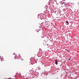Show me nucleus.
Here are the masks:
<instances>
[{"label": "nucleus", "instance_id": "6", "mask_svg": "<svg viewBox=\"0 0 79 79\" xmlns=\"http://www.w3.org/2000/svg\"><path fill=\"white\" fill-rule=\"evenodd\" d=\"M65 6L64 5H62V6Z\"/></svg>", "mask_w": 79, "mask_h": 79}, {"label": "nucleus", "instance_id": "8", "mask_svg": "<svg viewBox=\"0 0 79 79\" xmlns=\"http://www.w3.org/2000/svg\"><path fill=\"white\" fill-rule=\"evenodd\" d=\"M0 57H1V56H0Z\"/></svg>", "mask_w": 79, "mask_h": 79}, {"label": "nucleus", "instance_id": "7", "mask_svg": "<svg viewBox=\"0 0 79 79\" xmlns=\"http://www.w3.org/2000/svg\"><path fill=\"white\" fill-rule=\"evenodd\" d=\"M78 4H79V3H78Z\"/></svg>", "mask_w": 79, "mask_h": 79}, {"label": "nucleus", "instance_id": "3", "mask_svg": "<svg viewBox=\"0 0 79 79\" xmlns=\"http://www.w3.org/2000/svg\"><path fill=\"white\" fill-rule=\"evenodd\" d=\"M61 5H63V4L64 5V3H62V2H61Z\"/></svg>", "mask_w": 79, "mask_h": 79}, {"label": "nucleus", "instance_id": "5", "mask_svg": "<svg viewBox=\"0 0 79 79\" xmlns=\"http://www.w3.org/2000/svg\"><path fill=\"white\" fill-rule=\"evenodd\" d=\"M71 60V58H70L69 59V60Z\"/></svg>", "mask_w": 79, "mask_h": 79}, {"label": "nucleus", "instance_id": "4", "mask_svg": "<svg viewBox=\"0 0 79 79\" xmlns=\"http://www.w3.org/2000/svg\"><path fill=\"white\" fill-rule=\"evenodd\" d=\"M67 23V24H69V22H68V21H67V22H66Z\"/></svg>", "mask_w": 79, "mask_h": 79}, {"label": "nucleus", "instance_id": "1", "mask_svg": "<svg viewBox=\"0 0 79 79\" xmlns=\"http://www.w3.org/2000/svg\"><path fill=\"white\" fill-rule=\"evenodd\" d=\"M55 61L56 64H58V61L56 60Z\"/></svg>", "mask_w": 79, "mask_h": 79}, {"label": "nucleus", "instance_id": "2", "mask_svg": "<svg viewBox=\"0 0 79 79\" xmlns=\"http://www.w3.org/2000/svg\"><path fill=\"white\" fill-rule=\"evenodd\" d=\"M1 61H4V60L3 59V58L1 57Z\"/></svg>", "mask_w": 79, "mask_h": 79}]
</instances>
